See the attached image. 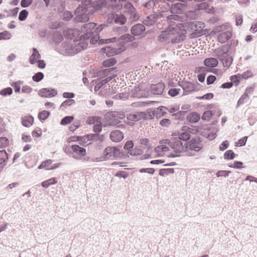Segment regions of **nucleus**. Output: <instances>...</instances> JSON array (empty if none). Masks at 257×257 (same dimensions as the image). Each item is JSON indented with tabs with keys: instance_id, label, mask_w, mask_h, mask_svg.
I'll return each mask as SVG.
<instances>
[{
	"instance_id": "59",
	"label": "nucleus",
	"mask_w": 257,
	"mask_h": 257,
	"mask_svg": "<svg viewBox=\"0 0 257 257\" xmlns=\"http://www.w3.org/2000/svg\"><path fill=\"white\" fill-rule=\"evenodd\" d=\"M75 103V101L73 99H69L64 101L61 104V106L66 107L67 106H70L73 104Z\"/></svg>"
},
{
	"instance_id": "39",
	"label": "nucleus",
	"mask_w": 257,
	"mask_h": 257,
	"mask_svg": "<svg viewBox=\"0 0 257 257\" xmlns=\"http://www.w3.org/2000/svg\"><path fill=\"white\" fill-rule=\"evenodd\" d=\"M9 145V141L6 137L0 138V148H6Z\"/></svg>"
},
{
	"instance_id": "28",
	"label": "nucleus",
	"mask_w": 257,
	"mask_h": 257,
	"mask_svg": "<svg viewBox=\"0 0 257 257\" xmlns=\"http://www.w3.org/2000/svg\"><path fill=\"white\" fill-rule=\"evenodd\" d=\"M182 88L184 91L187 92H192L195 90V86L194 84L188 81L182 82Z\"/></svg>"
},
{
	"instance_id": "13",
	"label": "nucleus",
	"mask_w": 257,
	"mask_h": 257,
	"mask_svg": "<svg viewBox=\"0 0 257 257\" xmlns=\"http://www.w3.org/2000/svg\"><path fill=\"white\" fill-rule=\"evenodd\" d=\"M111 117L109 120L110 125H115L120 122L119 119L124 118L125 115L123 112L114 111L111 113Z\"/></svg>"
},
{
	"instance_id": "8",
	"label": "nucleus",
	"mask_w": 257,
	"mask_h": 257,
	"mask_svg": "<svg viewBox=\"0 0 257 257\" xmlns=\"http://www.w3.org/2000/svg\"><path fill=\"white\" fill-rule=\"evenodd\" d=\"M185 7V5L181 3H176L172 5L171 12L174 15L168 16L167 18L169 20H177L179 19V17L177 14H182Z\"/></svg>"
},
{
	"instance_id": "58",
	"label": "nucleus",
	"mask_w": 257,
	"mask_h": 257,
	"mask_svg": "<svg viewBox=\"0 0 257 257\" xmlns=\"http://www.w3.org/2000/svg\"><path fill=\"white\" fill-rule=\"evenodd\" d=\"M102 5H105V6H112L114 7L115 5L114 4L116 2L117 0H102Z\"/></svg>"
},
{
	"instance_id": "42",
	"label": "nucleus",
	"mask_w": 257,
	"mask_h": 257,
	"mask_svg": "<svg viewBox=\"0 0 257 257\" xmlns=\"http://www.w3.org/2000/svg\"><path fill=\"white\" fill-rule=\"evenodd\" d=\"M231 173L230 171L227 170H219L216 173V175L217 177H226L228 176L229 174Z\"/></svg>"
},
{
	"instance_id": "30",
	"label": "nucleus",
	"mask_w": 257,
	"mask_h": 257,
	"mask_svg": "<svg viewBox=\"0 0 257 257\" xmlns=\"http://www.w3.org/2000/svg\"><path fill=\"white\" fill-rule=\"evenodd\" d=\"M135 10V9L130 2L125 3L124 5V10L125 13H127L130 14H133L134 13Z\"/></svg>"
},
{
	"instance_id": "23",
	"label": "nucleus",
	"mask_w": 257,
	"mask_h": 257,
	"mask_svg": "<svg viewBox=\"0 0 257 257\" xmlns=\"http://www.w3.org/2000/svg\"><path fill=\"white\" fill-rule=\"evenodd\" d=\"M98 137L96 134H89L88 135L80 137V143L81 145H83L85 144L88 143L89 141L95 140Z\"/></svg>"
},
{
	"instance_id": "53",
	"label": "nucleus",
	"mask_w": 257,
	"mask_h": 257,
	"mask_svg": "<svg viewBox=\"0 0 257 257\" xmlns=\"http://www.w3.org/2000/svg\"><path fill=\"white\" fill-rule=\"evenodd\" d=\"M128 176V174L123 171H119L116 173L115 174V176L119 177V178H123L124 179L126 178Z\"/></svg>"
},
{
	"instance_id": "2",
	"label": "nucleus",
	"mask_w": 257,
	"mask_h": 257,
	"mask_svg": "<svg viewBox=\"0 0 257 257\" xmlns=\"http://www.w3.org/2000/svg\"><path fill=\"white\" fill-rule=\"evenodd\" d=\"M162 143L168 145L171 148L172 158L180 157L182 153L186 152L185 145H183L182 142L177 139L164 140Z\"/></svg>"
},
{
	"instance_id": "63",
	"label": "nucleus",
	"mask_w": 257,
	"mask_h": 257,
	"mask_svg": "<svg viewBox=\"0 0 257 257\" xmlns=\"http://www.w3.org/2000/svg\"><path fill=\"white\" fill-rule=\"evenodd\" d=\"M13 92V90L11 87L6 88L2 90L1 94L3 95H11Z\"/></svg>"
},
{
	"instance_id": "46",
	"label": "nucleus",
	"mask_w": 257,
	"mask_h": 257,
	"mask_svg": "<svg viewBox=\"0 0 257 257\" xmlns=\"http://www.w3.org/2000/svg\"><path fill=\"white\" fill-rule=\"evenodd\" d=\"M28 16V12L26 10H22L19 14V19L20 21H24Z\"/></svg>"
},
{
	"instance_id": "35",
	"label": "nucleus",
	"mask_w": 257,
	"mask_h": 257,
	"mask_svg": "<svg viewBox=\"0 0 257 257\" xmlns=\"http://www.w3.org/2000/svg\"><path fill=\"white\" fill-rule=\"evenodd\" d=\"M101 120L100 117L96 116H89L86 120V123L88 124H94Z\"/></svg>"
},
{
	"instance_id": "9",
	"label": "nucleus",
	"mask_w": 257,
	"mask_h": 257,
	"mask_svg": "<svg viewBox=\"0 0 257 257\" xmlns=\"http://www.w3.org/2000/svg\"><path fill=\"white\" fill-rule=\"evenodd\" d=\"M119 154V150L115 147H107L103 152V156L106 159H114Z\"/></svg>"
},
{
	"instance_id": "51",
	"label": "nucleus",
	"mask_w": 257,
	"mask_h": 257,
	"mask_svg": "<svg viewBox=\"0 0 257 257\" xmlns=\"http://www.w3.org/2000/svg\"><path fill=\"white\" fill-rule=\"evenodd\" d=\"M214 96V95L212 93H207L202 96H197L196 97V98L198 99H206V100H210L212 98H213Z\"/></svg>"
},
{
	"instance_id": "11",
	"label": "nucleus",
	"mask_w": 257,
	"mask_h": 257,
	"mask_svg": "<svg viewBox=\"0 0 257 257\" xmlns=\"http://www.w3.org/2000/svg\"><path fill=\"white\" fill-rule=\"evenodd\" d=\"M96 26V24L94 23H89L86 24L81 28V31L85 33L81 36V37H83L84 39H88L90 37L93 30Z\"/></svg>"
},
{
	"instance_id": "10",
	"label": "nucleus",
	"mask_w": 257,
	"mask_h": 257,
	"mask_svg": "<svg viewBox=\"0 0 257 257\" xmlns=\"http://www.w3.org/2000/svg\"><path fill=\"white\" fill-rule=\"evenodd\" d=\"M155 151L159 156L172 158V151L170 149L164 145H161L155 148Z\"/></svg>"
},
{
	"instance_id": "56",
	"label": "nucleus",
	"mask_w": 257,
	"mask_h": 257,
	"mask_svg": "<svg viewBox=\"0 0 257 257\" xmlns=\"http://www.w3.org/2000/svg\"><path fill=\"white\" fill-rule=\"evenodd\" d=\"M247 139V137H244L241 139L239 140L237 142L235 143L236 146H243L246 144Z\"/></svg>"
},
{
	"instance_id": "14",
	"label": "nucleus",
	"mask_w": 257,
	"mask_h": 257,
	"mask_svg": "<svg viewBox=\"0 0 257 257\" xmlns=\"http://www.w3.org/2000/svg\"><path fill=\"white\" fill-rule=\"evenodd\" d=\"M124 50L123 47H120L118 49L114 48H111L109 47L103 48L101 49V51L105 53L106 56L110 57L116 54H119Z\"/></svg>"
},
{
	"instance_id": "17",
	"label": "nucleus",
	"mask_w": 257,
	"mask_h": 257,
	"mask_svg": "<svg viewBox=\"0 0 257 257\" xmlns=\"http://www.w3.org/2000/svg\"><path fill=\"white\" fill-rule=\"evenodd\" d=\"M53 162H42V163L38 166V169H41L45 168L47 170H51L55 169L58 168L61 164V163L53 164Z\"/></svg>"
},
{
	"instance_id": "20",
	"label": "nucleus",
	"mask_w": 257,
	"mask_h": 257,
	"mask_svg": "<svg viewBox=\"0 0 257 257\" xmlns=\"http://www.w3.org/2000/svg\"><path fill=\"white\" fill-rule=\"evenodd\" d=\"M134 39V37L130 34H124L121 36L118 39L120 47H123L125 49V45L128 42H132Z\"/></svg>"
},
{
	"instance_id": "41",
	"label": "nucleus",
	"mask_w": 257,
	"mask_h": 257,
	"mask_svg": "<svg viewBox=\"0 0 257 257\" xmlns=\"http://www.w3.org/2000/svg\"><path fill=\"white\" fill-rule=\"evenodd\" d=\"M242 165V162H233V163H231L229 164L228 166L230 168H233L235 169H241L245 167Z\"/></svg>"
},
{
	"instance_id": "34",
	"label": "nucleus",
	"mask_w": 257,
	"mask_h": 257,
	"mask_svg": "<svg viewBox=\"0 0 257 257\" xmlns=\"http://www.w3.org/2000/svg\"><path fill=\"white\" fill-rule=\"evenodd\" d=\"M116 63V60L113 58H111L104 60L102 63V65L105 67H109L113 66Z\"/></svg>"
},
{
	"instance_id": "49",
	"label": "nucleus",
	"mask_w": 257,
	"mask_h": 257,
	"mask_svg": "<svg viewBox=\"0 0 257 257\" xmlns=\"http://www.w3.org/2000/svg\"><path fill=\"white\" fill-rule=\"evenodd\" d=\"M50 113L46 110H43L39 113V118L41 120H45L49 115Z\"/></svg>"
},
{
	"instance_id": "26",
	"label": "nucleus",
	"mask_w": 257,
	"mask_h": 257,
	"mask_svg": "<svg viewBox=\"0 0 257 257\" xmlns=\"http://www.w3.org/2000/svg\"><path fill=\"white\" fill-rule=\"evenodd\" d=\"M34 123V118L31 115H27L22 117V123L25 127H30Z\"/></svg>"
},
{
	"instance_id": "25",
	"label": "nucleus",
	"mask_w": 257,
	"mask_h": 257,
	"mask_svg": "<svg viewBox=\"0 0 257 257\" xmlns=\"http://www.w3.org/2000/svg\"><path fill=\"white\" fill-rule=\"evenodd\" d=\"M200 114L197 112L189 113L186 117L187 120L191 123H196L200 119Z\"/></svg>"
},
{
	"instance_id": "19",
	"label": "nucleus",
	"mask_w": 257,
	"mask_h": 257,
	"mask_svg": "<svg viewBox=\"0 0 257 257\" xmlns=\"http://www.w3.org/2000/svg\"><path fill=\"white\" fill-rule=\"evenodd\" d=\"M109 137L112 142H119L123 139V134L120 131L115 130L110 133Z\"/></svg>"
},
{
	"instance_id": "18",
	"label": "nucleus",
	"mask_w": 257,
	"mask_h": 257,
	"mask_svg": "<svg viewBox=\"0 0 257 257\" xmlns=\"http://www.w3.org/2000/svg\"><path fill=\"white\" fill-rule=\"evenodd\" d=\"M149 140L146 138L141 139L140 140V144L141 145L142 147H146L148 149L147 151V153H146L142 157V159H148L150 158L151 154H150V144H149Z\"/></svg>"
},
{
	"instance_id": "38",
	"label": "nucleus",
	"mask_w": 257,
	"mask_h": 257,
	"mask_svg": "<svg viewBox=\"0 0 257 257\" xmlns=\"http://www.w3.org/2000/svg\"><path fill=\"white\" fill-rule=\"evenodd\" d=\"M74 119V117L72 116H67L64 117L61 121V124L67 125L71 122Z\"/></svg>"
},
{
	"instance_id": "29",
	"label": "nucleus",
	"mask_w": 257,
	"mask_h": 257,
	"mask_svg": "<svg viewBox=\"0 0 257 257\" xmlns=\"http://www.w3.org/2000/svg\"><path fill=\"white\" fill-rule=\"evenodd\" d=\"M40 58V54L36 48H33V53L30 58V63L32 64H35L38 59Z\"/></svg>"
},
{
	"instance_id": "37",
	"label": "nucleus",
	"mask_w": 257,
	"mask_h": 257,
	"mask_svg": "<svg viewBox=\"0 0 257 257\" xmlns=\"http://www.w3.org/2000/svg\"><path fill=\"white\" fill-rule=\"evenodd\" d=\"M235 154L232 150H228L224 154V158L226 160H232L234 158Z\"/></svg>"
},
{
	"instance_id": "12",
	"label": "nucleus",
	"mask_w": 257,
	"mask_h": 257,
	"mask_svg": "<svg viewBox=\"0 0 257 257\" xmlns=\"http://www.w3.org/2000/svg\"><path fill=\"white\" fill-rule=\"evenodd\" d=\"M71 151L74 157L77 159H81L86 155V150L79 147L78 145H74L71 146Z\"/></svg>"
},
{
	"instance_id": "57",
	"label": "nucleus",
	"mask_w": 257,
	"mask_h": 257,
	"mask_svg": "<svg viewBox=\"0 0 257 257\" xmlns=\"http://www.w3.org/2000/svg\"><path fill=\"white\" fill-rule=\"evenodd\" d=\"M72 14L69 11H66L64 12L63 14V19L65 21L70 20L72 18Z\"/></svg>"
},
{
	"instance_id": "48",
	"label": "nucleus",
	"mask_w": 257,
	"mask_h": 257,
	"mask_svg": "<svg viewBox=\"0 0 257 257\" xmlns=\"http://www.w3.org/2000/svg\"><path fill=\"white\" fill-rule=\"evenodd\" d=\"M212 115L213 113L211 110H207L204 112L202 118L204 120H209Z\"/></svg>"
},
{
	"instance_id": "44",
	"label": "nucleus",
	"mask_w": 257,
	"mask_h": 257,
	"mask_svg": "<svg viewBox=\"0 0 257 257\" xmlns=\"http://www.w3.org/2000/svg\"><path fill=\"white\" fill-rule=\"evenodd\" d=\"M134 145V143L133 141H128L125 143L123 148L124 150L127 151L128 152L133 149Z\"/></svg>"
},
{
	"instance_id": "21",
	"label": "nucleus",
	"mask_w": 257,
	"mask_h": 257,
	"mask_svg": "<svg viewBox=\"0 0 257 257\" xmlns=\"http://www.w3.org/2000/svg\"><path fill=\"white\" fill-rule=\"evenodd\" d=\"M164 89V84L159 83L156 84H152L151 86V92L155 95L161 94Z\"/></svg>"
},
{
	"instance_id": "3",
	"label": "nucleus",
	"mask_w": 257,
	"mask_h": 257,
	"mask_svg": "<svg viewBox=\"0 0 257 257\" xmlns=\"http://www.w3.org/2000/svg\"><path fill=\"white\" fill-rule=\"evenodd\" d=\"M185 27L187 32H192L190 37L193 38L201 36L205 27V24L201 22H187L185 23Z\"/></svg>"
},
{
	"instance_id": "62",
	"label": "nucleus",
	"mask_w": 257,
	"mask_h": 257,
	"mask_svg": "<svg viewBox=\"0 0 257 257\" xmlns=\"http://www.w3.org/2000/svg\"><path fill=\"white\" fill-rule=\"evenodd\" d=\"M33 0H22L21 5L23 8L30 6L32 3Z\"/></svg>"
},
{
	"instance_id": "61",
	"label": "nucleus",
	"mask_w": 257,
	"mask_h": 257,
	"mask_svg": "<svg viewBox=\"0 0 257 257\" xmlns=\"http://www.w3.org/2000/svg\"><path fill=\"white\" fill-rule=\"evenodd\" d=\"M116 38L113 37L111 39H100L99 41V44H102L103 43H109L112 42H114L115 41Z\"/></svg>"
},
{
	"instance_id": "45",
	"label": "nucleus",
	"mask_w": 257,
	"mask_h": 257,
	"mask_svg": "<svg viewBox=\"0 0 257 257\" xmlns=\"http://www.w3.org/2000/svg\"><path fill=\"white\" fill-rule=\"evenodd\" d=\"M12 35L8 31H4L0 33V40L10 39Z\"/></svg>"
},
{
	"instance_id": "60",
	"label": "nucleus",
	"mask_w": 257,
	"mask_h": 257,
	"mask_svg": "<svg viewBox=\"0 0 257 257\" xmlns=\"http://www.w3.org/2000/svg\"><path fill=\"white\" fill-rule=\"evenodd\" d=\"M8 160V156L6 151H0V161H7Z\"/></svg>"
},
{
	"instance_id": "64",
	"label": "nucleus",
	"mask_w": 257,
	"mask_h": 257,
	"mask_svg": "<svg viewBox=\"0 0 257 257\" xmlns=\"http://www.w3.org/2000/svg\"><path fill=\"white\" fill-rule=\"evenodd\" d=\"M180 89H171L169 90L168 94L172 96H175L179 93Z\"/></svg>"
},
{
	"instance_id": "16",
	"label": "nucleus",
	"mask_w": 257,
	"mask_h": 257,
	"mask_svg": "<svg viewBox=\"0 0 257 257\" xmlns=\"http://www.w3.org/2000/svg\"><path fill=\"white\" fill-rule=\"evenodd\" d=\"M39 95L43 97H54L57 94V91L54 89L42 88L39 91Z\"/></svg>"
},
{
	"instance_id": "50",
	"label": "nucleus",
	"mask_w": 257,
	"mask_h": 257,
	"mask_svg": "<svg viewBox=\"0 0 257 257\" xmlns=\"http://www.w3.org/2000/svg\"><path fill=\"white\" fill-rule=\"evenodd\" d=\"M206 71L207 69L205 67H196L194 70V72L198 74H206Z\"/></svg>"
},
{
	"instance_id": "1",
	"label": "nucleus",
	"mask_w": 257,
	"mask_h": 257,
	"mask_svg": "<svg viewBox=\"0 0 257 257\" xmlns=\"http://www.w3.org/2000/svg\"><path fill=\"white\" fill-rule=\"evenodd\" d=\"M187 32L185 23H179L168 27L162 32L158 39L161 42L179 43L185 40Z\"/></svg>"
},
{
	"instance_id": "40",
	"label": "nucleus",
	"mask_w": 257,
	"mask_h": 257,
	"mask_svg": "<svg viewBox=\"0 0 257 257\" xmlns=\"http://www.w3.org/2000/svg\"><path fill=\"white\" fill-rule=\"evenodd\" d=\"M22 84V82L21 81L14 82L12 83L11 85L14 87L15 92H20L21 89V85Z\"/></svg>"
},
{
	"instance_id": "33",
	"label": "nucleus",
	"mask_w": 257,
	"mask_h": 257,
	"mask_svg": "<svg viewBox=\"0 0 257 257\" xmlns=\"http://www.w3.org/2000/svg\"><path fill=\"white\" fill-rule=\"evenodd\" d=\"M241 79L240 74H239L232 75L230 77V80L231 81V82H232V84H234L235 86L239 85Z\"/></svg>"
},
{
	"instance_id": "27",
	"label": "nucleus",
	"mask_w": 257,
	"mask_h": 257,
	"mask_svg": "<svg viewBox=\"0 0 257 257\" xmlns=\"http://www.w3.org/2000/svg\"><path fill=\"white\" fill-rule=\"evenodd\" d=\"M218 61L214 58H206L204 61V65L209 68L215 67L218 65Z\"/></svg>"
},
{
	"instance_id": "54",
	"label": "nucleus",
	"mask_w": 257,
	"mask_h": 257,
	"mask_svg": "<svg viewBox=\"0 0 257 257\" xmlns=\"http://www.w3.org/2000/svg\"><path fill=\"white\" fill-rule=\"evenodd\" d=\"M253 76L252 73L250 71H247L244 72L242 74H240L241 78L247 79Z\"/></svg>"
},
{
	"instance_id": "24",
	"label": "nucleus",
	"mask_w": 257,
	"mask_h": 257,
	"mask_svg": "<svg viewBox=\"0 0 257 257\" xmlns=\"http://www.w3.org/2000/svg\"><path fill=\"white\" fill-rule=\"evenodd\" d=\"M145 30V26L141 24H138L132 27L131 32L133 35L138 36L142 34Z\"/></svg>"
},
{
	"instance_id": "5",
	"label": "nucleus",
	"mask_w": 257,
	"mask_h": 257,
	"mask_svg": "<svg viewBox=\"0 0 257 257\" xmlns=\"http://www.w3.org/2000/svg\"><path fill=\"white\" fill-rule=\"evenodd\" d=\"M202 148V145L199 141V139L192 138L188 143V145L186 146V155L187 156L194 155L195 153L191 152L199 151Z\"/></svg>"
},
{
	"instance_id": "15",
	"label": "nucleus",
	"mask_w": 257,
	"mask_h": 257,
	"mask_svg": "<svg viewBox=\"0 0 257 257\" xmlns=\"http://www.w3.org/2000/svg\"><path fill=\"white\" fill-rule=\"evenodd\" d=\"M191 129L188 126H184L178 133L179 140L186 141L191 138Z\"/></svg>"
},
{
	"instance_id": "47",
	"label": "nucleus",
	"mask_w": 257,
	"mask_h": 257,
	"mask_svg": "<svg viewBox=\"0 0 257 257\" xmlns=\"http://www.w3.org/2000/svg\"><path fill=\"white\" fill-rule=\"evenodd\" d=\"M102 125L101 120L97 121V123L94 124L93 131L96 133H99L101 131Z\"/></svg>"
},
{
	"instance_id": "6",
	"label": "nucleus",
	"mask_w": 257,
	"mask_h": 257,
	"mask_svg": "<svg viewBox=\"0 0 257 257\" xmlns=\"http://www.w3.org/2000/svg\"><path fill=\"white\" fill-rule=\"evenodd\" d=\"M87 7L79 6L75 10V20L78 22H86L89 19Z\"/></svg>"
},
{
	"instance_id": "4",
	"label": "nucleus",
	"mask_w": 257,
	"mask_h": 257,
	"mask_svg": "<svg viewBox=\"0 0 257 257\" xmlns=\"http://www.w3.org/2000/svg\"><path fill=\"white\" fill-rule=\"evenodd\" d=\"M227 26L220 25L217 26L212 32V34H215L217 33L221 32L217 36V41L221 43H224L228 41L232 36V33L230 30H227Z\"/></svg>"
},
{
	"instance_id": "43",
	"label": "nucleus",
	"mask_w": 257,
	"mask_h": 257,
	"mask_svg": "<svg viewBox=\"0 0 257 257\" xmlns=\"http://www.w3.org/2000/svg\"><path fill=\"white\" fill-rule=\"evenodd\" d=\"M80 6L87 7V9L95 7L90 0H82V5Z\"/></svg>"
},
{
	"instance_id": "55",
	"label": "nucleus",
	"mask_w": 257,
	"mask_h": 257,
	"mask_svg": "<svg viewBox=\"0 0 257 257\" xmlns=\"http://www.w3.org/2000/svg\"><path fill=\"white\" fill-rule=\"evenodd\" d=\"M248 95L247 93H243L238 100V105H241L244 103L245 100L248 98Z\"/></svg>"
},
{
	"instance_id": "22",
	"label": "nucleus",
	"mask_w": 257,
	"mask_h": 257,
	"mask_svg": "<svg viewBox=\"0 0 257 257\" xmlns=\"http://www.w3.org/2000/svg\"><path fill=\"white\" fill-rule=\"evenodd\" d=\"M110 18L115 24L119 25H123L126 21L125 17L121 14H111L110 17L109 19Z\"/></svg>"
},
{
	"instance_id": "52",
	"label": "nucleus",
	"mask_w": 257,
	"mask_h": 257,
	"mask_svg": "<svg viewBox=\"0 0 257 257\" xmlns=\"http://www.w3.org/2000/svg\"><path fill=\"white\" fill-rule=\"evenodd\" d=\"M44 77V75L42 72H38L33 76V79L35 82L41 81Z\"/></svg>"
},
{
	"instance_id": "36",
	"label": "nucleus",
	"mask_w": 257,
	"mask_h": 257,
	"mask_svg": "<svg viewBox=\"0 0 257 257\" xmlns=\"http://www.w3.org/2000/svg\"><path fill=\"white\" fill-rule=\"evenodd\" d=\"M129 96V93L126 91L116 94L114 98L115 99L125 100Z\"/></svg>"
},
{
	"instance_id": "31",
	"label": "nucleus",
	"mask_w": 257,
	"mask_h": 257,
	"mask_svg": "<svg viewBox=\"0 0 257 257\" xmlns=\"http://www.w3.org/2000/svg\"><path fill=\"white\" fill-rule=\"evenodd\" d=\"M133 91V95L134 97L140 98L145 95L143 90L141 89L140 86H139L135 87Z\"/></svg>"
},
{
	"instance_id": "7",
	"label": "nucleus",
	"mask_w": 257,
	"mask_h": 257,
	"mask_svg": "<svg viewBox=\"0 0 257 257\" xmlns=\"http://www.w3.org/2000/svg\"><path fill=\"white\" fill-rule=\"evenodd\" d=\"M150 117V112L145 111L132 112L126 116L127 120L132 121H137L142 119H148Z\"/></svg>"
},
{
	"instance_id": "32",
	"label": "nucleus",
	"mask_w": 257,
	"mask_h": 257,
	"mask_svg": "<svg viewBox=\"0 0 257 257\" xmlns=\"http://www.w3.org/2000/svg\"><path fill=\"white\" fill-rule=\"evenodd\" d=\"M143 152L142 149L138 147H135L131 151L128 152V154L129 155L133 156H141L143 154Z\"/></svg>"
}]
</instances>
